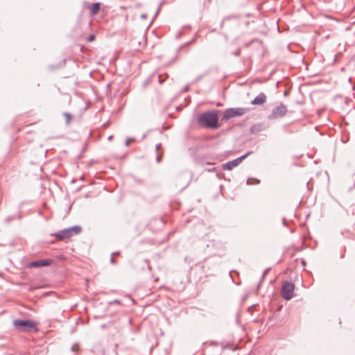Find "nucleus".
I'll use <instances>...</instances> for the list:
<instances>
[{"mask_svg":"<svg viewBox=\"0 0 355 355\" xmlns=\"http://www.w3.org/2000/svg\"><path fill=\"white\" fill-rule=\"evenodd\" d=\"M261 124H255V125H253L251 128H250V132L251 133H253V134H255V133H257L259 132H260L261 130Z\"/></svg>","mask_w":355,"mask_h":355,"instance_id":"11","label":"nucleus"},{"mask_svg":"<svg viewBox=\"0 0 355 355\" xmlns=\"http://www.w3.org/2000/svg\"><path fill=\"white\" fill-rule=\"evenodd\" d=\"M112 138H113V136H112V135L109 136V137H108V140H112Z\"/></svg>","mask_w":355,"mask_h":355,"instance_id":"22","label":"nucleus"},{"mask_svg":"<svg viewBox=\"0 0 355 355\" xmlns=\"http://www.w3.org/2000/svg\"><path fill=\"white\" fill-rule=\"evenodd\" d=\"M135 141V139L128 138V139H126V141H125V146H129V144H130V141Z\"/></svg>","mask_w":355,"mask_h":355,"instance_id":"14","label":"nucleus"},{"mask_svg":"<svg viewBox=\"0 0 355 355\" xmlns=\"http://www.w3.org/2000/svg\"><path fill=\"white\" fill-rule=\"evenodd\" d=\"M160 8H161V5H160V6H159V8H157V12H156V15H157V14H158V12H159V10H160Z\"/></svg>","mask_w":355,"mask_h":355,"instance_id":"21","label":"nucleus"},{"mask_svg":"<svg viewBox=\"0 0 355 355\" xmlns=\"http://www.w3.org/2000/svg\"><path fill=\"white\" fill-rule=\"evenodd\" d=\"M283 224H284V225H285V226H286V225H287V224H286V219H285V218H284V219H283Z\"/></svg>","mask_w":355,"mask_h":355,"instance_id":"20","label":"nucleus"},{"mask_svg":"<svg viewBox=\"0 0 355 355\" xmlns=\"http://www.w3.org/2000/svg\"><path fill=\"white\" fill-rule=\"evenodd\" d=\"M246 107H232L225 110L223 113L222 120L227 121L231 118L241 116L248 111Z\"/></svg>","mask_w":355,"mask_h":355,"instance_id":"4","label":"nucleus"},{"mask_svg":"<svg viewBox=\"0 0 355 355\" xmlns=\"http://www.w3.org/2000/svg\"><path fill=\"white\" fill-rule=\"evenodd\" d=\"M156 159H157V162L159 163L161 162V157L157 155Z\"/></svg>","mask_w":355,"mask_h":355,"instance_id":"18","label":"nucleus"},{"mask_svg":"<svg viewBox=\"0 0 355 355\" xmlns=\"http://www.w3.org/2000/svg\"><path fill=\"white\" fill-rule=\"evenodd\" d=\"M266 96L264 93H259L252 101L251 103L255 105H260L266 101Z\"/></svg>","mask_w":355,"mask_h":355,"instance_id":"9","label":"nucleus"},{"mask_svg":"<svg viewBox=\"0 0 355 355\" xmlns=\"http://www.w3.org/2000/svg\"><path fill=\"white\" fill-rule=\"evenodd\" d=\"M219 110H209L202 113L198 118V123L204 128L215 130L220 127L218 123Z\"/></svg>","mask_w":355,"mask_h":355,"instance_id":"1","label":"nucleus"},{"mask_svg":"<svg viewBox=\"0 0 355 355\" xmlns=\"http://www.w3.org/2000/svg\"><path fill=\"white\" fill-rule=\"evenodd\" d=\"M101 8V3L98 2L94 3L89 6V12L91 16L96 15Z\"/></svg>","mask_w":355,"mask_h":355,"instance_id":"10","label":"nucleus"},{"mask_svg":"<svg viewBox=\"0 0 355 355\" xmlns=\"http://www.w3.org/2000/svg\"><path fill=\"white\" fill-rule=\"evenodd\" d=\"M51 263L52 260L51 259H42L31 261L29 263L28 266L30 268H40L43 266H49Z\"/></svg>","mask_w":355,"mask_h":355,"instance_id":"8","label":"nucleus"},{"mask_svg":"<svg viewBox=\"0 0 355 355\" xmlns=\"http://www.w3.org/2000/svg\"><path fill=\"white\" fill-rule=\"evenodd\" d=\"M81 232V227L75 225L69 228L64 229L54 234V236L60 241L71 238L73 235L78 234Z\"/></svg>","mask_w":355,"mask_h":355,"instance_id":"3","label":"nucleus"},{"mask_svg":"<svg viewBox=\"0 0 355 355\" xmlns=\"http://www.w3.org/2000/svg\"><path fill=\"white\" fill-rule=\"evenodd\" d=\"M268 271H269V269H266V270L263 272V275H262V277H261V280H263V279H264V277H266V274L268 273Z\"/></svg>","mask_w":355,"mask_h":355,"instance_id":"15","label":"nucleus"},{"mask_svg":"<svg viewBox=\"0 0 355 355\" xmlns=\"http://www.w3.org/2000/svg\"><path fill=\"white\" fill-rule=\"evenodd\" d=\"M294 288V284L287 281L284 282L281 292L282 297L286 300H291L293 296Z\"/></svg>","mask_w":355,"mask_h":355,"instance_id":"6","label":"nucleus"},{"mask_svg":"<svg viewBox=\"0 0 355 355\" xmlns=\"http://www.w3.org/2000/svg\"><path fill=\"white\" fill-rule=\"evenodd\" d=\"M160 147H161V144H157L155 146L156 151H158Z\"/></svg>","mask_w":355,"mask_h":355,"instance_id":"17","label":"nucleus"},{"mask_svg":"<svg viewBox=\"0 0 355 355\" xmlns=\"http://www.w3.org/2000/svg\"><path fill=\"white\" fill-rule=\"evenodd\" d=\"M119 254V252H114V253H112V257H111V258H110V262H111L112 263H115V260H114V259L113 258V256H114V255Z\"/></svg>","mask_w":355,"mask_h":355,"instance_id":"13","label":"nucleus"},{"mask_svg":"<svg viewBox=\"0 0 355 355\" xmlns=\"http://www.w3.org/2000/svg\"><path fill=\"white\" fill-rule=\"evenodd\" d=\"M287 112V107L283 103H281L279 105L272 109L271 114L268 116V119L269 120H273L282 118L286 114Z\"/></svg>","mask_w":355,"mask_h":355,"instance_id":"5","label":"nucleus"},{"mask_svg":"<svg viewBox=\"0 0 355 355\" xmlns=\"http://www.w3.org/2000/svg\"><path fill=\"white\" fill-rule=\"evenodd\" d=\"M234 55H236V56H239L240 55V51L238 50L236 51L235 53H234Z\"/></svg>","mask_w":355,"mask_h":355,"instance_id":"19","label":"nucleus"},{"mask_svg":"<svg viewBox=\"0 0 355 355\" xmlns=\"http://www.w3.org/2000/svg\"><path fill=\"white\" fill-rule=\"evenodd\" d=\"M63 115L65 118V122L66 124H69L71 119V115L69 112H64Z\"/></svg>","mask_w":355,"mask_h":355,"instance_id":"12","label":"nucleus"},{"mask_svg":"<svg viewBox=\"0 0 355 355\" xmlns=\"http://www.w3.org/2000/svg\"><path fill=\"white\" fill-rule=\"evenodd\" d=\"M114 303H119V301L118 300H114Z\"/></svg>","mask_w":355,"mask_h":355,"instance_id":"26","label":"nucleus"},{"mask_svg":"<svg viewBox=\"0 0 355 355\" xmlns=\"http://www.w3.org/2000/svg\"><path fill=\"white\" fill-rule=\"evenodd\" d=\"M215 168H213L212 169L209 170V171H215Z\"/></svg>","mask_w":355,"mask_h":355,"instance_id":"25","label":"nucleus"},{"mask_svg":"<svg viewBox=\"0 0 355 355\" xmlns=\"http://www.w3.org/2000/svg\"><path fill=\"white\" fill-rule=\"evenodd\" d=\"M250 180H251V179H248V180H247V184H250Z\"/></svg>","mask_w":355,"mask_h":355,"instance_id":"24","label":"nucleus"},{"mask_svg":"<svg viewBox=\"0 0 355 355\" xmlns=\"http://www.w3.org/2000/svg\"><path fill=\"white\" fill-rule=\"evenodd\" d=\"M14 327L22 331H37V322L31 320H20L17 319L13 320Z\"/></svg>","mask_w":355,"mask_h":355,"instance_id":"2","label":"nucleus"},{"mask_svg":"<svg viewBox=\"0 0 355 355\" xmlns=\"http://www.w3.org/2000/svg\"><path fill=\"white\" fill-rule=\"evenodd\" d=\"M94 40V35H90L89 37V38H88V41L89 42H92Z\"/></svg>","mask_w":355,"mask_h":355,"instance_id":"16","label":"nucleus"},{"mask_svg":"<svg viewBox=\"0 0 355 355\" xmlns=\"http://www.w3.org/2000/svg\"><path fill=\"white\" fill-rule=\"evenodd\" d=\"M251 153H252L251 152H248L246 154H245L235 159H233L232 161H230V162H227L223 164V169L227 170V171L232 170L234 168L238 166L242 162V161L245 158H246L249 155H250Z\"/></svg>","mask_w":355,"mask_h":355,"instance_id":"7","label":"nucleus"},{"mask_svg":"<svg viewBox=\"0 0 355 355\" xmlns=\"http://www.w3.org/2000/svg\"><path fill=\"white\" fill-rule=\"evenodd\" d=\"M254 180L256 181V183H257V184H259V180L254 179Z\"/></svg>","mask_w":355,"mask_h":355,"instance_id":"23","label":"nucleus"},{"mask_svg":"<svg viewBox=\"0 0 355 355\" xmlns=\"http://www.w3.org/2000/svg\"><path fill=\"white\" fill-rule=\"evenodd\" d=\"M159 82H160V83L162 82L161 76H159Z\"/></svg>","mask_w":355,"mask_h":355,"instance_id":"27","label":"nucleus"}]
</instances>
